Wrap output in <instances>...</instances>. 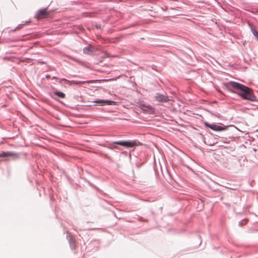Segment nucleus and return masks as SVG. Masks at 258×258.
Wrapping results in <instances>:
<instances>
[{
  "mask_svg": "<svg viewBox=\"0 0 258 258\" xmlns=\"http://www.w3.org/2000/svg\"><path fill=\"white\" fill-rule=\"evenodd\" d=\"M155 98L157 101L160 102H167L170 100L167 95L161 94L159 93H156Z\"/></svg>",
  "mask_w": 258,
  "mask_h": 258,
  "instance_id": "4",
  "label": "nucleus"
},
{
  "mask_svg": "<svg viewBox=\"0 0 258 258\" xmlns=\"http://www.w3.org/2000/svg\"><path fill=\"white\" fill-rule=\"evenodd\" d=\"M140 144V142L136 140L119 141L112 142L110 143V147H109V148L111 149H119L118 147L116 146L117 145L123 146L127 148H135V147L139 145Z\"/></svg>",
  "mask_w": 258,
  "mask_h": 258,
  "instance_id": "2",
  "label": "nucleus"
},
{
  "mask_svg": "<svg viewBox=\"0 0 258 258\" xmlns=\"http://www.w3.org/2000/svg\"><path fill=\"white\" fill-rule=\"evenodd\" d=\"M0 157H12L13 159H17L19 158V154L13 152H3L0 154Z\"/></svg>",
  "mask_w": 258,
  "mask_h": 258,
  "instance_id": "6",
  "label": "nucleus"
},
{
  "mask_svg": "<svg viewBox=\"0 0 258 258\" xmlns=\"http://www.w3.org/2000/svg\"><path fill=\"white\" fill-rule=\"evenodd\" d=\"M142 108L145 111H149L151 112H152L154 111V108L149 105H143Z\"/></svg>",
  "mask_w": 258,
  "mask_h": 258,
  "instance_id": "9",
  "label": "nucleus"
},
{
  "mask_svg": "<svg viewBox=\"0 0 258 258\" xmlns=\"http://www.w3.org/2000/svg\"><path fill=\"white\" fill-rule=\"evenodd\" d=\"M96 27L98 29H101V27L100 25H96Z\"/></svg>",
  "mask_w": 258,
  "mask_h": 258,
  "instance_id": "17",
  "label": "nucleus"
},
{
  "mask_svg": "<svg viewBox=\"0 0 258 258\" xmlns=\"http://www.w3.org/2000/svg\"><path fill=\"white\" fill-rule=\"evenodd\" d=\"M94 103L100 104L101 105H114L116 102L114 101L103 99H97L93 101Z\"/></svg>",
  "mask_w": 258,
  "mask_h": 258,
  "instance_id": "5",
  "label": "nucleus"
},
{
  "mask_svg": "<svg viewBox=\"0 0 258 258\" xmlns=\"http://www.w3.org/2000/svg\"><path fill=\"white\" fill-rule=\"evenodd\" d=\"M249 25L251 28V31L252 34L255 37L256 39L258 41V31L255 30V29L250 24H249Z\"/></svg>",
  "mask_w": 258,
  "mask_h": 258,
  "instance_id": "10",
  "label": "nucleus"
},
{
  "mask_svg": "<svg viewBox=\"0 0 258 258\" xmlns=\"http://www.w3.org/2000/svg\"><path fill=\"white\" fill-rule=\"evenodd\" d=\"M53 93L55 95L57 96L58 97L60 98H65L66 96L65 94L60 91H54Z\"/></svg>",
  "mask_w": 258,
  "mask_h": 258,
  "instance_id": "11",
  "label": "nucleus"
},
{
  "mask_svg": "<svg viewBox=\"0 0 258 258\" xmlns=\"http://www.w3.org/2000/svg\"><path fill=\"white\" fill-rule=\"evenodd\" d=\"M58 80H59L58 82L60 84H62L63 81H64L67 84H70V82H71L69 80H68L64 78L58 79Z\"/></svg>",
  "mask_w": 258,
  "mask_h": 258,
  "instance_id": "13",
  "label": "nucleus"
},
{
  "mask_svg": "<svg viewBox=\"0 0 258 258\" xmlns=\"http://www.w3.org/2000/svg\"><path fill=\"white\" fill-rule=\"evenodd\" d=\"M23 25H24V24H20V25H19L13 31H15L20 29Z\"/></svg>",
  "mask_w": 258,
  "mask_h": 258,
  "instance_id": "16",
  "label": "nucleus"
},
{
  "mask_svg": "<svg viewBox=\"0 0 258 258\" xmlns=\"http://www.w3.org/2000/svg\"><path fill=\"white\" fill-rule=\"evenodd\" d=\"M247 222V219H243L242 220H241L239 223V225L240 226H242L243 225H244Z\"/></svg>",
  "mask_w": 258,
  "mask_h": 258,
  "instance_id": "14",
  "label": "nucleus"
},
{
  "mask_svg": "<svg viewBox=\"0 0 258 258\" xmlns=\"http://www.w3.org/2000/svg\"><path fill=\"white\" fill-rule=\"evenodd\" d=\"M93 47L91 44L88 46L85 47L83 49V52L86 54L89 53L90 52H93Z\"/></svg>",
  "mask_w": 258,
  "mask_h": 258,
  "instance_id": "8",
  "label": "nucleus"
},
{
  "mask_svg": "<svg viewBox=\"0 0 258 258\" xmlns=\"http://www.w3.org/2000/svg\"><path fill=\"white\" fill-rule=\"evenodd\" d=\"M228 84L232 88L236 89L238 92H236L232 89L227 87V90L233 93H236L239 97L244 100H248L251 102L257 101L256 97L254 96L253 91L250 88L234 81H230Z\"/></svg>",
  "mask_w": 258,
  "mask_h": 258,
  "instance_id": "1",
  "label": "nucleus"
},
{
  "mask_svg": "<svg viewBox=\"0 0 258 258\" xmlns=\"http://www.w3.org/2000/svg\"><path fill=\"white\" fill-rule=\"evenodd\" d=\"M89 183L91 186L93 187L95 189H96L98 191H100L99 189L97 186H96L92 183H91L90 182H89Z\"/></svg>",
  "mask_w": 258,
  "mask_h": 258,
  "instance_id": "15",
  "label": "nucleus"
},
{
  "mask_svg": "<svg viewBox=\"0 0 258 258\" xmlns=\"http://www.w3.org/2000/svg\"><path fill=\"white\" fill-rule=\"evenodd\" d=\"M52 79L58 80V78L56 77H53Z\"/></svg>",
  "mask_w": 258,
  "mask_h": 258,
  "instance_id": "18",
  "label": "nucleus"
},
{
  "mask_svg": "<svg viewBox=\"0 0 258 258\" xmlns=\"http://www.w3.org/2000/svg\"><path fill=\"white\" fill-rule=\"evenodd\" d=\"M67 238L69 240L71 249H75L76 246V242L75 238L72 235L69 234L67 235Z\"/></svg>",
  "mask_w": 258,
  "mask_h": 258,
  "instance_id": "7",
  "label": "nucleus"
},
{
  "mask_svg": "<svg viewBox=\"0 0 258 258\" xmlns=\"http://www.w3.org/2000/svg\"><path fill=\"white\" fill-rule=\"evenodd\" d=\"M38 14L41 16H45L47 15L46 9H40L38 11Z\"/></svg>",
  "mask_w": 258,
  "mask_h": 258,
  "instance_id": "12",
  "label": "nucleus"
},
{
  "mask_svg": "<svg viewBox=\"0 0 258 258\" xmlns=\"http://www.w3.org/2000/svg\"><path fill=\"white\" fill-rule=\"evenodd\" d=\"M206 126L209 127L211 130L214 131H223L227 130V126H220L216 124H210L207 122L205 123Z\"/></svg>",
  "mask_w": 258,
  "mask_h": 258,
  "instance_id": "3",
  "label": "nucleus"
}]
</instances>
